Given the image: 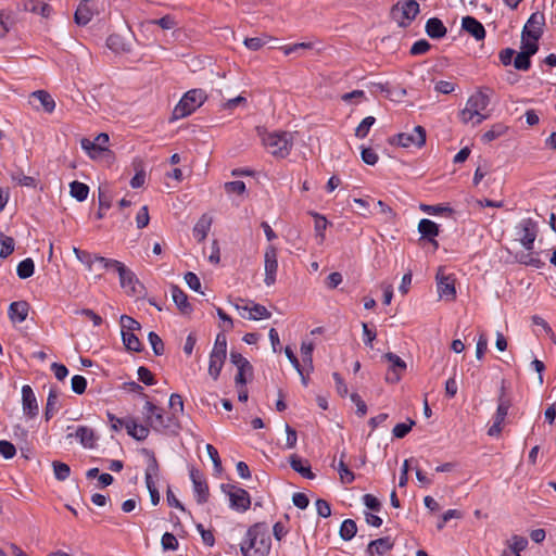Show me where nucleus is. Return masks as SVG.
<instances>
[{"instance_id":"13","label":"nucleus","mask_w":556,"mask_h":556,"mask_svg":"<svg viewBox=\"0 0 556 556\" xmlns=\"http://www.w3.org/2000/svg\"><path fill=\"white\" fill-rule=\"evenodd\" d=\"M538 223L531 218H523L515 227L514 241L519 243H534L538 238Z\"/></svg>"},{"instance_id":"42","label":"nucleus","mask_w":556,"mask_h":556,"mask_svg":"<svg viewBox=\"0 0 556 556\" xmlns=\"http://www.w3.org/2000/svg\"><path fill=\"white\" fill-rule=\"evenodd\" d=\"M507 126H505L504 124H495L491 127V129L483 134L482 141L489 143L495 140L496 138L503 136L507 131Z\"/></svg>"},{"instance_id":"59","label":"nucleus","mask_w":556,"mask_h":556,"mask_svg":"<svg viewBox=\"0 0 556 556\" xmlns=\"http://www.w3.org/2000/svg\"><path fill=\"white\" fill-rule=\"evenodd\" d=\"M87 388V380L84 376L75 375L72 378V390L76 394H83Z\"/></svg>"},{"instance_id":"36","label":"nucleus","mask_w":556,"mask_h":556,"mask_svg":"<svg viewBox=\"0 0 556 556\" xmlns=\"http://www.w3.org/2000/svg\"><path fill=\"white\" fill-rule=\"evenodd\" d=\"M226 356L218 355V354H210V362H208V375L214 379L217 380L222 368L224 366Z\"/></svg>"},{"instance_id":"20","label":"nucleus","mask_w":556,"mask_h":556,"mask_svg":"<svg viewBox=\"0 0 556 556\" xmlns=\"http://www.w3.org/2000/svg\"><path fill=\"white\" fill-rule=\"evenodd\" d=\"M22 408L24 415L29 419L35 418L39 413L37 397L28 384L22 387Z\"/></svg>"},{"instance_id":"64","label":"nucleus","mask_w":556,"mask_h":556,"mask_svg":"<svg viewBox=\"0 0 556 556\" xmlns=\"http://www.w3.org/2000/svg\"><path fill=\"white\" fill-rule=\"evenodd\" d=\"M268 37L262 38V37H253V38H245L244 39V46L252 51L260 50L267 41Z\"/></svg>"},{"instance_id":"52","label":"nucleus","mask_w":556,"mask_h":556,"mask_svg":"<svg viewBox=\"0 0 556 556\" xmlns=\"http://www.w3.org/2000/svg\"><path fill=\"white\" fill-rule=\"evenodd\" d=\"M415 425V421L412 419H408V422H401L395 425V427L392 430L393 437L397 439H402L408 434V432L412 430L413 426Z\"/></svg>"},{"instance_id":"49","label":"nucleus","mask_w":556,"mask_h":556,"mask_svg":"<svg viewBox=\"0 0 556 556\" xmlns=\"http://www.w3.org/2000/svg\"><path fill=\"white\" fill-rule=\"evenodd\" d=\"M148 340L155 355L160 356L164 354V343L157 333H155L154 331H150L148 334Z\"/></svg>"},{"instance_id":"43","label":"nucleus","mask_w":556,"mask_h":556,"mask_svg":"<svg viewBox=\"0 0 556 556\" xmlns=\"http://www.w3.org/2000/svg\"><path fill=\"white\" fill-rule=\"evenodd\" d=\"M420 210L428 215H451L453 213L452 207H450L447 205H443V204H438V205L421 204Z\"/></svg>"},{"instance_id":"40","label":"nucleus","mask_w":556,"mask_h":556,"mask_svg":"<svg viewBox=\"0 0 556 556\" xmlns=\"http://www.w3.org/2000/svg\"><path fill=\"white\" fill-rule=\"evenodd\" d=\"M122 339L128 351L140 352L142 350V344L134 332L122 331Z\"/></svg>"},{"instance_id":"24","label":"nucleus","mask_w":556,"mask_h":556,"mask_svg":"<svg viewBox=\"0 0 556 556\" xmlns=\"http://www.w3.org/2000/svg\"><path fill=\"white\" fill-rule=\"evenodd\" d=\"M507 548H505L501 556H521L520 552L527 548L528 540L521 535H513L506 541Z\"/></svg>"},{"instance_id":"28","label":"nucleus","mask_w":556,"mask_h":556,"mask_svg":"<svg viewBox=\"0 0 556 556\" xmlns=\"http://www.w3.org/2000/svg\"><path fill=\"white\" fill-rule=\"evenodd\" d=\"M127 433L137 441H143L148 438L150 430L148 426L138 424L134 418L128 417L125 424Z\"/></svg>"},{"instance_id":"6","label":"nucleus","mask_w":556,"mask_h":556,"mask_svg":"<svg viewBox=\"0 0 556 556\" xmlns=\"http://www.w3.org/2000/svg\"><path fill=\"white\" fill-rule=\"evenodd\" d=\"M263 144L275 156L286 157L293 146V136L286 131H276L263 137Z\"/></svg>"},{"instance_id":"25","label":"nucleus","mask_w":556,"mask_h":556,"mask_svg":"<svg viewBox=\"0 0 556 556\" xmlns=\"http://www.w3.org/2000/svg\"><path fill=\"white\" fill-rule=\"evenodd\" d=\"M170 293L174 303L181 314L189 315L192 312V306L188 300V295L176 285L170 286Z\"/></svg>"},{"instance_id":"26","label":"nucleus","mask_w":556,"mask_h":556,"mask_svg":"<svg viewBox=\"0 0 556 556\" xmlns=\"http://www.w3.org/2000/svg\"><path fill=\"white\" fill-rule=\"evenodd\" d=\"M29 304L26 301L12 302L8 309L9 318L13 323H23L28 316Z\"/></svg>"},{"instance_id":"61","label":"nucleus","mask_w":556,"mask_h":556,"mask_svg":"<svg viewBox=\"0 0 556 556\" xmlns=\"http://www.w3.org/2000/svg\"><path fill=\"white\" fill-rule=\"evenodd\" d=\"M169 407L175 413V416H177V413H184V401L180 394L173 393L169 396Z\"/></svg>"},{"instance_id":"22","label":"nucleus","mask_w":556,"mask_h":556,"mask_svg":"<svg viewBox=\"0 0 556 556\" xmlns=\"http://www.w3.org/2000/svg\"><path fill=\"white\" fill-rule=\"evenodd\" d=\"M462 28L477 41L483 40L485 37L484 26L472 16H465L462 18Z\"/></svg>"},{"instance_id":"7","label":"nucleus","mask_w":556,"mask_h":556,"mask_svg":"<svg viewBox=\"0 0 556 556\" xmlns=\"http://www.w3.org/2000/svg\"><path fill=\"white\" fill-rule=\"evenodd\" d=\"M419 13V3L416 0H403L393 5L392 18L401 26L407 27Z\"/></svg>"},{"instance_id":"51","label":"nucleus","mask_w":556,"mask_h":556,"mask_svg":"<svg viewBox=\"0 0 556 556\" xmlns=\"http://www.w3.org/2000/svg\"><path fill=\"white\" fill-rule=\"evenodd\" d=\"M313 351H314L313 342H306V341L302 342L301 353H302L303 363L305 365H309L311 368H313Z\"/></svg>"},{"instance_id":"46","label":"nucleus","mask_w":556,"mask_h":556,"mask_svg":"<svg viewBox=\"0 0 556 556\" xmlns=\"http://www.w3.org/2000/svg\"><path fill=\"white\" fill-rule=\"evenodd\" d=\"M224 189L227 194L239 195V197H242L247 191L245 184L241 180L225 182Z\"/></svg>"},{"instance_id":"3","label":"nucleus","mask_w":556,"mask_h":556,"mask_svg":"<svg viewBox=\"0 0 556 556\" xmlns=\"http://www.w3.org/2000/svg\"><path fill=\"white\" fill-rule=\"evenodd\" d=\"M143 409L146 422L148 427H151L154 431L176 432L180 429V422L178 420V416H175V413L165 417L163 415V410L149 401L144 404Z\"/></svg>"},{"instance_id":"62","label":"nucleus","mask_w":556,"mask_h":556,"mask_svg":"<svg viewBox=\"0 0 556 556\" xmlns=\"http://www.w3.org/2000/svg\"><path fill=\"white\" fill-rule=\"evenodd\" d=\"M0 454L5 458V459H11L15 456L16 454V448L15 446L7 441V440H1L0 441Z\"/></svg>"},{"instance_id":"10","label":"nucleus","mask_w":556,"mask_h":556,"mask_svg":"<svg viewBox=\"0 0 556 556\" xmlns=\"http://www.w3.org/2000/svg\"><path fill=\"white\" fill-rule=\"evenodd\" d=\"M73 252L79 262H81L89 271L110 270L111 258H105L88 251L81 250L74 245Z\"/></svg>"},{"instance_id":"18","label":"nucleus","mask_w":556,"mask_h":556,"mask_svg":"<svg viewBox=\"0 0 556 556\" xmlns=\"http://www.w3.org/2000/svg\"><path fill=\"white\" fill-rule=\"evenodd\" d=\"M545 25V16L542 12H534L528 18L522 29V35L539 40L543 35V27Z\"/></svg>"},{"instance_id":"35","label":"nucleus","mask_w":556,"mask_h":556,"mask_svg":"<svg viewBox=\"0 0 556 556\" xmlns=\"http://www.w3.org/2000/svg\"><path fill=\"white\" fill-rule=\"evenodd\" d=\"M26 11L41 15L42 17H49L52 13V8L46 2H39L37 0H28L24 5Z\"/></svg>"},{"instance_id":"29","label":"nucleus","mask_w":556,"mask_h":556,"mask_svg":"<svg viewBox=\"0 0 556 556\" xmlns=\"http://www.w3.org/2000/svg\"><path fill=\"white\" fill-rule=\"evenodd\" d=\"M75 438L85 448H93L96 445L97 438L94 431L87 426H79L76 429Z\"/></svg>"},{"instance_id":"8","label":"nucleus","mask_w":556,"mask_h":556,"mask_svg":"<svg viewBox=\"0 0 556 556\" xmlns=\"http://www.w3.org/2000/svg\"><path fill=\"white\" fill-rule=\"evenodd\" d=\"M389 142L402 148L420 149L426 143V129L419 125L415 126L409 131L400 132L393 136Z\"/></svg>"},{"instance_id":"21","label":"nucleus","mask_w":556,"mask_h":556,"mask_svg":"<svg viewBox=\"0 0 556 556\" xmlns=\"http://www.w3.org/2000/svg\"><path fill=\"white\" fill-rule=\"evenodd\" d=\"M391 364L390 369L386 376V380L391 383L400 381L402 375L406 370V363L396 354L389 352L384 355Z\"/></svg>"},{"instance_id":"44","label":"nucleus","mask_w":556,"mask_h":556,"mask_svg":"<svg viewBox=\"0 0 556 556\" xmlns=\"http://www.w3.org/2000/svg\"><path fill=\"white\" fill-rule=\"evenodd\" d=\"M35 264L31 258H25L22 261L16 268L17 276L21 279H27L34 275Z\"/></svg>"},{"instance_id":"34","label":"nucleus","mask_w":556,"mask_h":556,"mask_svg":"<svg viewBox=\"0 0 556 556\" xmlns=\"http://www.w3.org/2000/svg\"><path fill=\"white\" fill-rule=\"evenodd\" d=\"M212 226V217L203 214L193 228V237L197 241H203Z\"/></svg>"},{"instance_id":"9","label":"nucleus","mask_w":556,"mask_h":556,"mask_svg":"<svg viewBox=\"0 0 556 556\" xmlns=\"http://www.w3.org/2000/svg\"><path fill=\"white\" fill-rule=\"evenodd\" d=\"M222 490L228 495L231 509L245 513L250 508L251 496L247 490L233 484H222Z\"/></svg>"},{"instance_id":"48","label":"nucleus","mask_w":556,"mask_h":556,"mask_svg":"<svg viewBox=\"0 0 556 556\" xmlns=\"http://www.w3.org/2000/svg\"><path fill=\"white\" fill-rule=\"evenodd\" d=\"M539 40H534L531 37L528 36H521V52L526 53L527 55L531 56L536 53L539 46Z\"/></svg>"},{"instance_id":"15","label":"nucleus","mask_w":556,"mask_h":556,"mask_svg":"<svg viewBox=\"0 0 556 556\" xmlns=\"http://www.w3.org/2000/svg\"><path fill=\"white\" fill-rule=\"evenodd\" d=\"M230 362L237 367L238 372L235 377L236 386H245L248 382V377H252L253 367L251 363L242 356L241 353L231 351L230 352Z\"/></svg>"},{"instance_id":"31","label":"nucleus","mask_w":556,"mask_h":556,"mask_svg":"<svg viewBox=\"0 0 556 556\" xmlns=\"http://www.w3.org/2000/svg\"><path fill=\"white\" fill-rule=\"evenodd\" d=\"M426 33L432 39H440L446 35V27L438 17H431L426 23Z\"/></svg>"},{"instance_id":"27","label":"nucleus","mask_w":556,"mask_h":556,"mask_svg":"<svg viewBox=\"0 0 556 556\" xmlns=\"http://www.w3.org/2000/svg\"><path fill=\"white\" fill-rule=\"evenodd\" d=\"M394 546V542L390 536H383L371 541L368 544L367 551L370 555L377 554L379 556L384 555L391 551Z\"/></svg>"},{"instance_id":"23","label":"nucleus","mask_w":556,"mask_h":556,"mask_svg":"<svg viewBox=\"0 0 556 556\" xmlns=\"http://www.w3.org/2000/svg\"><path fill=\"white\" fill-rule=\"evenodd\" d=\"M96 13L93 3H87V0H81L75 11L74 20L79 26L87 25Z\"/></svg>"},{"instance_id":"30","label":"nucleus","mask_w":556,"mask_h":556,"mask_svg":"<svg viewBox=\"0 0 556 556\" xmlns=\"http://www.w3.org/2000/svg\"><path fill=\"white\" fill-rule=\"evenodd\" d=\"M291 468L306 479H314L315 475L311 470V466L307 460H303L296 454H293L289 458Z\"/></svg>"},{"instance_id":"5","label":"nucleus","mask_w":556,"mask_h":556,"mask_svg":"<svg viewBox=\"0 0 556 556\" xmlns=\"http://www.w3.org/2000/svg\"><path fill=\"white\" fill-rule=\"evenodd\" d=\"M205 99L206 94L202 89L187 91L174 108L173 117L179 119L189 116L204 103Z\"/></svg>"},{"instance_id":"4","label":"nucleus","mask_w":556,"mask_h":556,"mask_svg":"<svg viewBox=\"0 0 556 556\" xmlns=\"http://www.w3.org/2000/svg\"><path fill=\"white\" fill-rule=\"evenodd\" d=\"M489 102V97L485 93L482 91L475 92L468 98L465 108L462 110L460 121L465 124L479 125L486 118L483 112Z\"/></svg>"},{"instance_id":"33","label":"nucleus","mask_w":556,"mask_h":556,"mask_svg":"<svg viewBox=\"0 0 556 556\" xmlns=\"http://www.w3.org/2000/svg\"><path fill=\"white\" fill-rule=\"evenodd\" d=\"M143 451L149 456L147 468H146V473H144V480H146V484L151 485V483H155L154 478H157L159 472H160V467H159V463H157V459H156L154 453L150 452L148 450H143Z\"/></svg>"},{"instance_id":"45","label":"nucleus","mask_w":556,"mask_h":556,"mask_svg":"<svg viewBox=\"0 0 556 556\" xmlns=\"http://www.w3.org/2000/svg\"><path fill=\"white\" fill-rule=\"evenodd\" d=\"M53 473L56 480L65 481L71 475V468L67 464L54 460L52 462Z\"/></svg>"},{"instance_id":"55","label":"nucleus","mask_w":556,"mask_h":556,"mask_svg":"<svg viewBox=\"0 0 556 556\" xmlns=\"http://www.w3.org/2000/svg\"><path fill=\"white\" fill-rule=\"evenodd\" d=\"M121 327L122 331L129 332H134L135 330H139L141 328L140 324L128 315L121 316Z\"/></svg>"},{"instance_id":"63","label":"nucleus","mask_w":556,"mask_h":556,"mask_svg":"<svg viewBox=\"0 0 556 556\" xmlns=\"http://www.w3.org/2000/svg\"><path fill=\"white\" fill-rule=\"evenodd\" d=\"M185 281L191 290L203 294V292L201 291V281L194 273H192V271L186 273Z\"/></svg>"},{"instance_id":"17","label":"nucleus","mask_w":556,"mask_h":556,"mask_svg":"<svg viewBox=\"0 0 556 556\" xmlns=\"http://www.w3.org/2000/svg\"><path fill=\"white\" fill-rule=\"evenodd\" d=\"M264 268L266 286H273L276 282V275L278 269V252L275 245H269L264 254Z\"/></svg>"},{"instance_id":"50","label":"nucleus","mask_w":556,"mask_h":556,"mask_svg":"<svg viewBox=\"0 0 556 556\" xmlns=\"http://www.w3.org/2000/svg\"><path fill=\"white\" fill-rule=\"evenodd\" d=\"M344 454L341 455V459L338 465V471L342 482L352 483L355 479L354 473L349 469L346 464L343 460Z\"/></svg>"},{"instance_id":"11","label":"nucleus","mask_w":556,"mask_h":556,"mask_svg":"<svg viewBox=\"0 0 556 556\" xmlns=\"http://www.w3.org/2000/svg\"><path fill=\"white\" fill-rule=\"evenodd\" d=\"M110 270L118 274L121 287L128 294H136L139 281L136 275L127 268L123 263L112 260L110 263Z\"/></svg>"},{"instance_id":"32","label":"nucleus","mask_w":556,"mask_h":556,"mask_svg":"<svg viewBox=\"0 0 556 556\" xmlns=\"http://www.w3.org/2000/svg\"><path fill=\"white\" fill-rule=\"evenodd\" d=\"M418 231L420 232L422 238H426L430 241V243H437L434 238L439 235V226L427 218H424L418 224Z\"/></svg>"},{"instance_id":"54","label":"nucleus","mask_w":556,"mask_h":556,"mask_svg":"<svg viewBox=\"0 0 556 556\" xmlns=\"http://www.w3.org/2000/svg\"><path fill=\"white\" fill-rule=\"evenodd\" d=\"M250 318L253 320L269 318L271 316L270 312L261 304H253V306L250 308Z\"/></svg>"},{"instance_id":"57","label":"nucleus","mask_w":556,"mask_h":556,"mask_svg":"<svg viewBox=\"0 0 556 556\" xmlns=\"http://www.w3.org/2000/svg\"><path fill=\"white\" fill-rule=\"evenodd\" d=\"M530 58L526 53L519 52L514 60V66L519 71H528L531 66Z\"/></svg>"},{"instance_id":"53","label":"nucleus","mask_w":556,"mask_h":556,"mask_svg":"<svg viewBox=\"0 0 556 556\" xmlns=\"http://www.w3.org/2000/svg\"><path fill=\"white\" fill-rule=\"evenodd\" d=\"M211 353L223 356L227 355V339L225 334L218 333L216 336L214 348Z\"/></svg>"},{"instance_id":"60","label":"nucleus","mask_w":556,"mask_h":556,"mask_svg":"<svg viewBox=\"0 0 556 556\" xmlns=\"http://www.w3.org/2000/svg\"><path fill=\"white\" fill-rule=\"evenodd\" d=\"M430 43L426 39H420L414 42V45L410 47V54L412 55H420L425 54L430 50Z\"/></svg>"},{"instance_id":"47","label":"nucleus","mask_w":556,"mask_h":556,"mask_svg":"<svg viewBox=\"0 0 556 556\" xmlns=\"http://www.w3.org/2000/svg\"><path fill=\"white\" fill-rule=\"evenodd\" d=\"M376 118L374 116H367L365 117L359 125L355 129V136L357 138H365L367 137L371 126L375 124Z\"/></svg>"},{"instance_id":"39","label":"nucleus","mask_w":556,"mask_h":556,"mask_svg":"<svg viewBox=\"0 0 556 556\" xmlns=\"http://www.w3.org/2000/svg\"><path fill=\"white\" fill-rule=\"evenodd\" d=\"M31 98L38 100L46 112L51 113L55 109L53 98L45 90H37L31 93Z\"/></svg>"},{"instance_id":"12","label":"nucleus","mask_w":556,"mask_h":556,"mask_svg":"<svg viewBox=\"0 0 556 556\" xmlns=\"http://www.w3.org/2000/svg\"><path fill=\"white\" fill-rule=\"evenodd\" d=\"M510 405V400L505 397V388L502 386L497 408L493 418V425L488 429V434L490 437H498L501 434L503 424L506 419Z\"/></svg>"},{"instance_id":"1","label":"nucleus","mask_w":556,"mask_h":556,"mask_svg":"<svg viewBox=\"0 0 556 556\" xmlns=\"http://www.w3.org/2000/svg\"><path fill=\"white\" fill-rule=\"evenodd\" d=\"M271 548V539L266 522H257L247 531V539L240 549L243 556H267Z\"/></svg>"},{"instance_id":"38","label":"nucleus","mask_w":556,"mask_h":556,"mask_svg":"<svg viewBox=\"0 0 556 556\" xmlns=\"http://www.w3.org/2000/svg\"><path fill=\"white\" fill-rule=\"evenodd\" d=\"M70 193L74 199L81 202L88 198L89 187L84 182L75 180L70 184Z\"/></svg>"},{"instance_id":"58","label":"nucleus","mask_w":556,"mask_h":556,"mask_svg":"<svg viewBox=\"0 0 556 556\" xmlns=\"http://www.w3.org/2000/svg\"><path fill=\"white\" fill-rule=\"evenodd\" d=\"M138 378L146 386L155 384L154 375L151 372V370L149 368H147L144 366H140L138 368Z\"/></svg>"},{"instance_id":"37","label":"nucleus","mask_w":556,"mask_h":556,"mask_svg":"<svg viewBox=\"0 0 556 556\" xmlns=\"http://www.w3.org/2000/svg\"><path fill=\"white\" fill-rule=\"evenodd\" d=\"M59 408V396L55 389L51 388L48 394L46 409H45V419L49 421L55 414Z\"/></svg>"},{"instance_id":"56","label":"nucleus","mask_w":556,"mask_h":556,"mask_svg":"<svg viewBox=\"0 0 556 556\" xmlns=\"http://www.w3.org/2000/svg\"><path fill=\"white\" fill-rule=\"evenodd\" d=\"M161 544L164 549L176 551L178 548V541L173 533L165 532L162 535Z\"/></svg>"},{"instance_id":"2","label":"nucleus","mask_w":556,"mask_h":556,"mask_svg":"<svg viewBox=\"0 0 556 556\" xmlns=\"http://www.w3.org/2000/svg\"><path fill=\"white\" fill-rule=\"evenodd\" d=\"M534 245H500L496 255L506 264L520 263L540 268L544 265L542 251H534Z\"/></svg>"},{"instance_id":"14","label":"nucleus","mask_w":556,"mask_h":556,"mask_svg":"<svg viewBox=\"0 0 556 556\" xmlns=\"http://www.w3.org/2000/svg\"><path fill=\"white\" fill-rule=\"evenodd\" d=\"M437 289L438 294L441 299L446 301H453L456 298V289H455V278L453 275H446L445 268L440 266L438 268L437 275Z\"/></svg>"},{"instance_id":"19","label":"nucleus","mask_w":556,"mask_h":556,"mask_svg":"<svg viewBox=\"0 0 556 556\" xmlns=\"http://www.w3.org/2000/svg\"><path fill=\"white\" fill-rule=\"evenodd\" d=\"M190 479L193 484L197 503L198 504L206 503L208 500L210 492H208V485L206 483L204 475L200 470H198L195 468H191Z\"/></svg>"},{"instance_id":"41","label":"nucleus","mask_w":556,"mask_h":556,"mask_svg":"<svg viewBox=\"0 0 556 556\" xmlns=\"http://www.w3.org/2000/svg\"><path fill=\"white\" fill-rule=\"evenodd\" d=\"M357 532L356 522L353 519H345L340 527L339 534L344 541L352 540Z\"/></svg>"},{"instance_id":"16","label":"nucleus","mask_w":556,"mask_h":556,"mask_svg":"<svg viewBox=\"0 0 556 556\" xmlns=\"http://www.w3.org/2000/svg\"><path fill=\"white\" fill-rule=\"evenodd\" d=\"M109 136L104 132L99 134L93 140L88 138H83L80 140L81 149L86 151V153L91 159H98L108 151Z\"/></svg>"}]
</instances>
